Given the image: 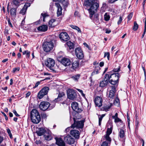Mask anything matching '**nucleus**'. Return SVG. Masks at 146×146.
<instances>
[{"instance_id":"1","label":"nucleus","mask_w":146,"mask_h":146,"mask_svg":"<svg viewBox=\"0 0 146 146\" xmlns=\"http://www.w3.org/2000/svg\"><path fill=\"white\" fill-rule=\"evenodd\" d=\"M84 4L90 7L88 10L90 14V17L91 18L96 12L99 7L98 1V0H87Z\"/></svg>"},{"instance_id":"2","label":"nucleus","mask_w":146,"mask_h":146,"mask_svg":"<svg viewBox=\"0 0 146 146\" xmlns=\"http://www.w3.org/2000/svg\"><path fill=\"white\" fill-rule=\"evenodd\" d=\"M31 121L34 123H38L40 121V115L38 110L35 109H33L31 111Z\"/></svg>"},{"instance_id":"3","label":"nucleus","mask_w":146,"mask_h":146,"mask_svg":"<svg viewBox=\"0 0 146 146\" xmlns=\"http://www.w3.org/2000/svg\"><path fill=\"white\" fill-rule=\"evenodd\" d=\"M106 78H108L109 80V82L112 85L116 84L118 81L119 74L118 73H113L111 74H106Z\"/></svg>"},{"instance_id":"4","label":"nucleus","mask_w":146,"mask_h":146,"mask_svg":"<svg viewBox=\"0 0 146 146\" xmlns=\"http://www.w3.org/2000/svg\"><path fill=\"white\" fill-rule=\"evenodd\" d=\"M53 46V44L52 41L46 42L44 43L43 45V49L46 52H48L51 50Z\"/></svg>"},{"instance_id":"5","label":"nucleus","mask_w":146,"mask_h":146,"mask_svg":"<svg viewBox=\"0 0 146 146\" xmlns=\"http://www.w3.org/2000/svg\"><path fill=\"white\" fill-rule=\"evenodd\" d=\"M74 123L72 125V127L74 128L76 127L79 128H82L84 125V121L83 120L79 121L78 120H76L74 118H73Z\"/></svg>"},{"instance_id":"6","label":"nucleus","mask_w":146,"mask_h":146,"mask_svg":"<svg viewBox=\"0 0 146 146\" xmlns=\"http://www.w3.org/2000/svg\"><path fill=\"white\" fill-rule=\"evenodd\" d=\"M49 90V88L47 87H45L43 88L38 92V97L39 99L42 98L44 96L46 95Z\"/></svg>"},{"instance_id":"7","label":"nucleus","mask_w":146,"mask_h":146,"mask_svg":"<svg viewBox=\"0 0 146 146\" xmlns=\"http://www.w3.org/2000/svg\"><path fill=\"white\" fill-rule=\"evenodd\" d=\"M45 64L46 66L50 68V70L53 71L54 70L52 68L54 65L55 62L53 59L51 58H48L47 60L45 61Z\"/></svg>"},{"instance_id":"8","label":"nucleus","mask_w":146,"mask_h":146,"mask_svg":"<svg viewBox=\"0 0 146 146\" xmlns=\"http://www.w3.org/2000/svg\"><path fill=\"white\" fill-rule=\"evenodd\" d=\"M67 93L68 98L70 100H74L76 97V93L75 91L71 89L68 90Z\"/></svg>"},{"instance_id":"9","label":"nucleus","mask_w":146,"mask_h":146,"mask_svg":"<svg viewBox=\"0 0 146 146\" xmlns=\"http://www.w3.org/2000/svg\"><path fill=\"white\" fill-rule=\"evenodd\" d=\"M75 52L76 56L78 58L82 59L84 57V54L80 48H76L75 50Z\"/></svg>"},{"instance_id":"10","label":"nucleus","mask_w":146,"mask_h":146,"mask_svg":"<svg viewBox=\"0 0 146 146\" xmlns=\"http://www.w3.org/2000/svg\"><path fill=\"white\" fill-rule=\"evenodd\" d=\"M64 140L66 143L69 145L74 144L75 142V139L69 135L65 136Z\"/></svg>"},{"instance_id":"11","label":"nucleus","mask_w":146,"mask_h":146,"mask_svg":"<svg viewBox=\"0 0 146 146\" xmlns=\"http://www.w3.org/2000/svg\"><path fill=\"white\" fill-rule=\"evenodd\" d=\"M50 105V104L49 102H41L39 105V108L41 110L45 111L49 107Z\"/></svg>"},{"instance_id":"12","label":"nucleus","mask_w":146,"mask_h":146,"mask_svg":"<svg viewBox=\"0 0 146 146\" xmlns=\"http://www.w3.org/2000/svg\"><path fill=\"white\" fill-rule=\"evenodd\" d=\"M115 91V86H112L111 89L109 91H108L107 93L108 94V98L109 100H112L113 99Z\"/></svg>"},{"instance_id":"13","label":"nucleus","mask_w":146,"mask_h":146,"mask_svg":"<svg viewBox=\"0 0 146 146\" xmlns=\"http://www.w3.org/2000/svg\"><path fill=\"white\" fill-rule=\"evenodd\" d=\"M59 37L61 40L64 41H67L70 38L68 34L65 32L61 33L59 35Z\"/></svg>"},{"instance_id":"14","label":"nucleus","mask_w":146,"mask_h":146,"mask_svg":"<svg viewBox=\"0 0 146 146\" xmlns=\"http://www.w3.org/2000/svg\"><path fill=\"white\" fill-rule=\"evenodd\" d=\"M65 98V94L63 92H60L59 93L57 98L55 99L54 101L55 102L61 101H62Z\"/></svg>"},{"instance_id":"15","label":"nucleus","mask_w":146,"mask_h":146,"mask_svg":"<svg viewBox=\"0 0 146 146\" xmlns=\"http://www.w3.org/2000/svg\"><path fill=\"white\" fill-rule=\"evenodd\" d=\"M72 108L73 110L77 112H80L82 111V110L79 108L78 104L76 102H73L72 104Z\"/></svg>"},{"instance_id":"16","label":"nucleus","mask_w":146,"mask_h":146,"mask_svg":"<svg viewBox=\"0 0 146 146\" xmlns=\"http://www.w3.org/2000/svg\"><path fill=\"white\" fill-rule=\"evenodd\" d=\"M109 82V80L108 78H106V75L104 76V80L100 82V86L102 88L106 87Z\"/></svg>"},{"instance_id":"17","label":"nucleus","mask_w":146,"mask_h":146,"mask_svg":"<svg viewBox=\"0 0 146 146\" xmlns=\"http://www.w3.org/2000/svg\"><path fill=\"white\" fill-rule=\"evenodd\" d=\"M102 98L99 96L96 97L95 100V103L96 105L99 107H100L102 105Z\"/></svg>"},{"instance_id":"18","label":"nucleus","mask_w":146,"mask_h":146,"mask_svg":"<svg viewBox=\"0 0 146 146\" xmlns=\"http://www.w3.org/2000/svg\"><path fill=\"white\" fill-rule=\"evenodd\" d=\"M44 137L46 140L49 141L51 140L52 138V136L50 131L47 130L46 131Z\"/></svg>"},{"instance_id":"19","label":"nucleus","mask_w":146,"mask_h":146,"mask_svg":"<svg viewBox=\"0 0 146 146\" xmlns=\"http://www.w3.org/2000/svg\"><path fill=\"white\" fill-rule=\"evenodd\" d=\"M61 63L65 66H68L70 65L71 61L68 58H64L61 60Z\"/></svg>"},{"instance_id":"20","label":"nucleus","mask_w":146,"mask_h":146,"mask_svg":"<svg viewBox=\"0 0 146 146\" xmlns=\"http://www.w3.org/2000/svg\"><path fill=\"white\" fill-rule=\"evenodd\" d=\"M70 134L76 138H78L79 137V132L77 130H72L70 131Z\"/></svg>"},{"instance_id":"21","label":"nucleus","mask_w":146,"mask_h":146,"mask_svg":"<svg viewBox=\"0 0 146 146\" xmlns=\"http://www.w3.org/2000/svg\"><path fill=\"white\" fill-rule=\"evenodd\" d=\"M56 143L59 146H65L66 144L62 139L60 138H56Z\"/></svg>"},{"instance_id":"22","label":"nucleus","mask_w":146,"mask_h":146,"mask_svg":"<svg viewBox=\"0 0 146 146\" xmlns=\"http://www.w3.org/2000/svg\"><path fill=\"white\" fill-rule=\"evenodd\" d=\"M55 5L57 8V15L58 16L61 15L62 13V7L60 5V4L58 3H55Z\"/></svg>"},{"instance_id":"23","label":"nucleus","mask_w":146,"mask_h":146,"mask_svg":"<svg viewBox=\"0 0 146 146\" xmlns=\"http://www.w3.org/2000/svg\"><path fill=\"white\" fill-rule=\"evenodd\" d=\"M46 131L43 128H40L39 129V131H36V133L38 136H41L44 135Z\"/></svg>"},{"instance_id":"24","label":"nucleus","mask_w":146,"mask_h":146,"mask_svg":"<svg viewBox=\"0 0 146 146\" xmlns=\"http://www.w3.org/2000/svg\"><path fill=\"white\" fill-rule=\"evenodd\" d=\"M47 29L48 27L46 25H43L37 28L38 30L42 32L46 31L47 30Z\"/></svg>"},{"instance_id":"25","label":"nucleus","mask_w":146,"mask_h":146,"mask_svg":"<svg viewBox=\"0 0 146 146\" xmlns=\"http://www.w3.org/2000/svg\"><path fill=\"white\" fill-rule=\"evenodd\" d=\"M113 118L114 119V122L115 123H117L119 122H122L121 120L118 117V113H115L114 115L112 116Z\"/></svg>"},{"instance_id":"26","label":"nucleus","mask_w":146,"mask_h":146,"mask_svg":"<svg viewBox=\"0 0 146 146\" xmlns=\"http://www.w3.org/2000/svg\"><path fill=\"white\" fill-rule=\"evenodd\" d=\"M10 14L11 17H15L16 15V9L13 8L10 10Z\"/></svg>"},{"instance_id":"27","label":"nucleus","mask_w":146,"mask_h":146,"mask_svg":"<svg viewBox=\"0 0 146 146\" xmlns=\"http://www.w3.org/2000/svg\"><path fill=\"white\" fill-rule=\"evenodd\" d=\"M79 65V62L78 61H74L72 64V68L74 70L76 69L77 68Z\"/></svg>"},{"instance_id":"28","label":"nucleus","mask_w":146,"mask_h":146,"mask_svg":"<svg viewBox=\"0 0 146 146\" xmlns=\"http://www.w3.org/2000/svg\"><path fill=\"white\" fill-rule=\"evenodd\" d=\"M80 74H77L76 75H74L71 77V78L75 81L77 82L78 81V79L80 78Z\"/></svg>"},{"instance_id":"29","label":"nucleus","mask_w":146,"mask_h":146,"mask_svg":"<svg viewBox=\"0 0 146 146\" xmlns=\"http://www.w3.org/2000/svg\"><path fill=\"white\" fill-rule=\"evenodd\" d=\"M49 15L46 13H42L41 14L40 19L41 20L42 19V17L43 18V21L44 22L45 21V19L46 17H49Z\"/></svg>"},{"instance_id":"30","label":"nucleus","mask_w":146,"mask_h":146,"mask_svg":"<svg viewBox=\"0 0 146 146\" xmlns=\"http://www.w3.org/2000/svg\"><path fill=\"white\" fill-rule=\"evenodd\" d=\"M70 26L73 29L76 30L79 33H81V31L80 28L77 26L74 25H71Z\"/></svg>"},{"instance_id":"31","label":"nucleus","mask_w":146,"mask_h":146,"mask_svg":"<svg viewBox=\"0 0 146 146\" xmlns=\"http://www.w3.org/2000/svg\"><path fill=\"white\" fill-rule=\"evenodd\" d=\"M119 136L120 138H122L125 136V133L123 129H121L119 132Z\"/></svg>"},{"instance_id":"32","label":"nucleus","mask_w":146,"mask_h":146,"mask_svg":"<svg viewBox=\"0 0 146 146\" xmlns=\"http://www.w3.org/2000/svg\"><path fill=\"white\" fill-rule=\"evenodd\" d=\"M66 44L70 49H72L73 48V43L71 42L70 41H69L67 42Z\"/></svg>"},{"instance_id":"33","label":"nucleus","mask_w":146,"mask_h":146,"mask_svg":"<svg viewBox=\"0 0 146 146\" xmlns=\"http://www.w3.org/2000/svg\"><path fill=\"white\" fill-rule=\"evenodd\" d=\"M104 17L105 21H108L110 19V17L109 14L107 13H106L104 15Z\"/></svg>"},{"instance_id":"34","label":"nucleus","mask_w":146,"mask_h":146,"mask_svg":"<svg viewBox=\"0 0 146 146\" xmlns=\"http://www.w3.org/2000/svg\"><path fill=\"white\" fill-rule=\"evenodd\" d=\"M112 103H110L108 105L105 106L104 107V108L106 111L110 109L112 106Z\"/></svg>"},{"instance_id":"35","label":"nucleus","mask_w":146,"mask_h":146,"mask_svg":"<svg viewBox=\"0 0 146 146\" xmlns=\"http://www.w3.org/2000/svg\"><path fill=\"white\" fill-rule=\"evenodd\" d=\"M55 21V20L54 19H52L50 20L48 22V24L49 27H54V25H53V23Z\"/></svg>"},{"instance_id":"36","label":"nucleus","mask_w":146,"mask_h":146,"mask_svg":"<svg viewBox=\"0 0 146 146\" xmlns=\"http://www.w3.org/2000/svg\"><path fill=\"white\" fill-rule=\"evenodd\" d=\"M139 25L136 23V22L134 21V26L133 29L134 31H136L138 29Z\"/></svg>"},{"instance_id":"37","label":"nucleus","mask_w":146,"mask_h":146,"mask_svg":"<svg viewBox=\"0 0 146 146\" xmlns=\"http://www.w3.org/2000/svg\"><path fill=\"white\" fill-rule=\"evenodd\" d=\"M27 9L25 7V6H24L23 8L21 10L20 13L24 15Z\"/></svg>"},{"instance_id":"38","label":"nucleus","mask_w":146,"mask_h":146,"mask_svg":"<svg viewBox=\"0 0 146 146\" xmlns=\"http://www.w3.org/2000/svg\"><path fill=\"white\" fill-rule=\"evenodd\" d=\"M105 114H102L101 115L100 117H99V125L100 126L101 125V122L103 117L105 116Z\"/></svg>"},{"instance_id":"39","label":"nucleus","mask_w":146,"mask_h":146,"mask_svg":"<svg viewBox=\"0 0 146 146\" xmlns=\"http://www.w3.org/2000/svg\"><path fill=\"white\" fill-rule=\"evenodd\" d=\"M104 137L105 138L106 140L109 142V143H110L111 139L109 135H106L104 136Z\"/></svg>"},{"instance_id":"40","label":"nucleus","mask_w":146,"mask_h":146,"mask_svg":"<svg viewBox=\"0 0 146 146\" xmlns=\"http://www.w3.org/2000/svg\"><path fill=\"white\" fill-rule=\"evenodd\" d=\"M13 3L15 6H18L19 5L20 2L17 0H14L13 2Z\"/></svg>"},{"instance_id":"41","label":"nucleus","mask_w":146,"mask_h":146,"mask_svg":"<svg viewBox=\"0 0 146 146\" xmlns=\"http://www.w3.org/2000/svg\"><path fill=\"white\" fill-rule=\"evenodd\" d=\"M107 56L108 60H109L110 59V54L109 52H105L104 54V57Z\"/></svg>"},{"instance_id":"42","label":"nucleus","mask_w":146,"mask_h":146,"mask_svg":"<svg viewBox=\"0 0 146 146\" xmlns=\"http://www.w3.org/2000/svg\"><path fill=\"white\" fill-rule=\"evenodd\" d=\"M7 133L8 134V135H9V136L10 138H12L13 137H12V135L11 133V131L10 129H9L8 128V129H7Z\"/></svg>"},{"instance_id":"43","label":"nucleus","mask_w":146,"mask_h":146,"mask_svg":"<svg viewBox=\"0 0 146 146\" xmlns=\"http://www.w3.org/2000/svg\"><path fill=\"white\" fill-rule=\"evenodd\" d=\"M112 130L111 128H108L107 131V134L106 135H110L112 133Z\"/></svg>"},{"instance_id":"44","label":"nucleus","mask_w":146,"mask_h":146,"mask_svg":"<svg viewBox=\"0 0 146 146\" xmlns=\"http://www.w3.org/2000/svg\"><path fill=\"white\" fill-rule=\"evenodd\" d=\"M20 70L19 67H18L17 68H14L13 69V73H15L17 71H19Z\"/></svg>"},{"instance_id":"45","label":"nucleus","mask_w":146,"mask_h":146,"mask_svg":"<svg viewBox=\"0 0 146 146\" xmlns=\"http://www.w3.org/2000/svg\"><path fill=\"white\" fill-rule=\"evenodd\" d=\"M133 16V14L132 13H130L127 17L128 21H129L132 18Z\"/></svg>"},{"instance_id":"46","label":"nucleus","mask_w":146,"mask_h":146,"mask_svg":"<svg viewBox=\"0 0 146 146\" xmlns=\"http://www.w3.org/2000/svg\"><path fill=\"white\" fill-rule=\"evenodd\" d=\"M108 143L106 141H104L101 145V146H108Z\"/></svg>"},{"instance_id":"47","label":"nucleus","mask_w":146,"mask_h":146,"mask_svg":"<svg viewBox=\"0 0 146 146\" xmlns=\"http://www.w3.org/2000/svg\"><path fill=\"white\" fill-rule=\"evenodd\" d=\"M122 20L123 19L122 17L121 16H120L119 17V19L117 22V24L118 25H119L121 23V22H122Z\"/></svg>"},{"instance_id":"48","label":"nucleus","mask_w":146,"mask_h":146,"mask_svg":"<svg viewBox=\"0 0 146 146\" xmlns=\"http://www.w3.org/2000/svg\"><path fill=\"white\" fill-rule=\"evenodd\" d=\"M139 119H137L136 118V120L135 121V125L136 126V128L137 129V127L138 126V124H139Z\"/></svg>"},{"instance_id":"49","label":"nucleus","mask_w":146,"mask_h":146,"mask_svg":"<svg viewBox=\"0 0 146 146\" xmlns=\"http://www.w3.org/2000/svg\"><path fill=\"white\" fill-rule=\"evenodd\" d=\"M7 21L8 22V24L9 25V26L11 27L12 28L13 27V26L11 22L10 19H8Z\"/></svg>"},{"instance_id":"50","label":"nucleus","mask_w":146,"mask_h":146,"mask_svg":"<svg viewBox=\"0 0 146 146\" xmlns=\"http://www.w3.org/2000/svg\"><path fill=\"white\" fill-rule=\"evenodd\" d=\"M100 69V67L98 66V67H97V68H96L94 70H95V72H96V73H97L98 74L99 72Z\"/></svg>"},{"instance_id":"51","label":"nucleus","mask_w":146,"mask_h":146,"mask_svg":"<svg viewBox=\"0 0 146 146\" xmlns=\"http://www.w3.org/2000/svg\"><path fill=\"white\" fill-rule=\"evenodd\" d=\"M40 82H39V81H38L37 82L36 84L35 85V86L33 87V88H35L36 87H37L38 86V85L39 84H40Z\"/></svg>"},{"instance_id":"52","label":"nucleus","mask_w":146,"mask_h":146,"mask_svg":"<svg viewBox=\"0 0 146 146\" xmlns=\"http://www.w3.org/2000/svg\"><path fill=\"white\" fill-rule=\"evenodd\" d=\"M1 113L4 115V116L5 117V119L6 120H7L8 118L7 116L6 115V114L4 113L2 111H1Z\"/></svg>"},{"instance_id":"53","label":"nucleus","mask_w":146,"mask_h":146,"mask_svg":"<svg viewBox=\"0 0 146 146\" xmlns=\"http://www.w3.org/2000/svg\"><path fill=\"white\" fill-rule=\"evenodd\" d=\"M120 69V67H119L118 68H114L113 70V71L115 72H118L119 71Z\"/></svg>"},{"instance_id":"54","label":"nucleus","mask_w":146,"mask_h":146,"mask_svg":"<svg viewBox=\"0 0 146 146\" xmlns=\"http://www.w3.org/2000/svg\"><path fill=\"white\" fill-rule=\"evenodd\" d=\"M77 90L78 92H80L81 93V94H82V96H83V95L84 96V94H83V91L82 90H80V89H77Z\"/></svg>"},{"instance_id":"55","label":"nucleus","mask_w":146,"mask_h":146,"mask_svg":"<svg viewBox=\"0 0 146 146\" xmlns=\"http://www.w3.org/2000/svg\"><path fill=\"white\" fill-rule=\"evenodd\" d=\"M13 113L17 117L19 116V115L17 113L16 111L15 110H14L13 111Z\"/></svg>"},{"instance_id":"56","label":"nucleus","mask_w":146,"mask_h":146,"mask_svg":"<svg viewBox=\"0 0 146 146\" xmlns=\"http://www.w3.org/2000/svg\"><path fill=\"white\" fill-rule=\"evenodd\" d=\"M30 6V4L29 3H27L24 5V6H25V7L27 9V7H29Z\"/></svg>"},{"instance_id":"57","label":"nucleus","mask_w":146,"mask_h":146,"mask_svg":"<svg viewBox=\"0 0 146 146\" xmlns=\"http://www.w3.org/2000/svg\"><path fill=\"white\" fill-rule=\"evenodd\" d=\"M31 94V92H28L26 94V98L28 97Z\"/></svg>"},{"instance_id":"58","label":"nucleus","mask_w":146,"mask_h":146,"mask_svg":"<svg viewBox=\"0 0 146 146\" xmlns=\"http://www.w3.org/2000/svg\"><path fill=\"white\" fill-rule=\"evenodd\" d=\"M111 32V31L110 30H108L107 29H106V33H110Z\"/></svg>"},{"instance_id":"59","label":"nucleus","mask_w":146,"mask_h":146,"mask_svg":"<svg viewBox=\"0 0 146 146\" xmlns=\"http://www.w3.org/2000/svg\"><path fill=\"white\" fill-rule=\"evenodd\" d=\"M3 140V137H2L0 136V144L1 143Z\"/></svg>"},{"instance_id":"60","label":"nucleus","mask_w":146,"mask_h":146,"mask_svg":"<svg viewBox=\"0 0 146 146\" xmlns=\"http://www.w3.org/2000/svg\"><path fill=\"white\" fill-rule=\"evenodd\" d=\"M104 62H100V67H102L104 66Z\"/></svg>"},{"instance_id":"61","label":"nucleus","mask_w":146,"mask_h":146,"mask_svg":"<svg viewBox=\"0 0 146 146\" xmlns=\"http://www.w3.org/2000/svg\"><path fill=\"white\" fill-rule=\"evenodd\" d=\"M116 1V0H109V2L110 3H114L115 1Z\"/></svg>"},{"instance_id":"62","label":"nucleus","mask_w":146,"mask_h":146,"mask_svg":"<svg viewBox=\"0 0 146 146\" xmlns=\"http://www.w3.org/2000/svg\"><path fill=\"white\" fill-rule=\"evenodd\" d=\"M97 74L96 73V72H95V70H94V71L92 73V75L93 76L95 74Z\"/></svg>"},{"instance_id":"63","label":"nucleus","mask_w":146,"mask_h":146,"mask_svg":"<svg viewBox=\"0 0 146 146\" xmlns=\"http://www.w3.org/2000/svg\"><path fill=\"white\" fill-rule=\"evenodd\" d=\"M115 102L117 103H119V100L118 98H116L115 100Z\"/></svg>"},{"instance_id":"64","label":"nucleus","mask_w":146,"mask_h":146,"mask_svg":"<svg viewBox=\"0 0 146 146\" xmlns=\"http://www.w3.org/2000/svg\"><path fill=\"white\" fill-rule=\"evenodd\" d=\"M144 31H146V20H145V26Z\"/></svg>"}]
</instances>
